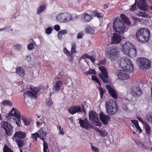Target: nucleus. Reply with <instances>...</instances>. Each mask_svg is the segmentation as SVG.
I'll list each match as a JSON object with an SVG mask.
<instances>
[{"mask_svg":"<svg viewBox=\"0 0 152 152\" xmlns=\"http://www.w3.org/2000/svg\"><path fill=\"white\" fill-rule=\"evenodd\" d=\"M43 152H49L48 143L45 141H44L43 143Z\"/></svg>","mask_w":152,"mask_h":152,"instance_id":"37","label":"nucleus"},{"mask_svg":"<svg viewBox=\"0 0 152 152\" xmlns=\"http://www.w3.org/2000/svg\"><path fill=\"white\" fill-rule=\"evenodd\" d=\"M105 64V62L104 61H100L99 62H98L96 64L98 65L99 67L100 66H102L104 65Z\"/></svg>","mask_w":152,"mask_h":152,"instance_id":"54","label":"nucleus"},{"mask_svg":"<svg viewBox=\"0 0 152 152\" xmlns=\"http://www.w3.org/2000/svg\"><path fill=\"white\" fill-rule=\"evenodd\" d=\"M131 91L134 97H139L142 93L140 88L137 86L132 87L131 88Z\"/></svg>","mask_w":152,"mask_h":152,"instance_id":"13","label":"nucleus"},{"mask_svg":"<svg viewBox=\"0 0 152 152\" xmlns=\"http://www.w3.org/2000/svg\"><path fill=\"white\" fill-rule=\"evenodd\" d=\"M3 151L4 152H14L6 145H4Z\"/></svg>","mask_w":152,"mask_h":152,"instance_id":"40","label":"nucleus"},{"mask_svg":"<svg viewBox=\"0 0 152 152\" xmlns=\"http://www.w3.org/2000/svg\"><path fill=\"white\" fill-rule=\"evenodd\" d=\"M67 30H66L64 29L58 32V33L62 35L66 34L67 33Z\"/></svg>","mask_w":152,"mask_h":152,"instance_id":"59","label":"nucleus"},{"mask_svg":"<svg viewBox=\"0 0 152 152\" xmlns=\"http://www.w3.org/2000/svg\"><path fill=\"white\" fill-rule=\"evenodd\" d=\"M53 103V102H52L51 99H50L47 102V105L49 107H50L52 105V104Z\"/></svg>","mask_w":152,"mask_h":152,"instance_id":"60","label":"nucleus"},{"mask_svg":"<svg viewBox=\"0 0 152 152\" xmlns=\"http://www.w3.org/2000/svg\"><path fill=\"white\" fill-rule=\"evenodd\" d=\"M39 135V138L43 142L45 141L46 136V129L44 127L41 128L38 131Z\"/></svg>","mask_w":152,"mask_h":152,"instance_id":"18","label":"nucleus"},{"mask_svg":"<svg viewBox=\"0 0 152 152\" xmlns=\"http://www.w3.org/2000/svg\"><path fill=\"white\" fill-rule=\"evenodd\" d=\"M28 49L29 50H31L32 49H33L34 48V45L32 43H30V44H28Z\"/></svg>","mask_w":152,"mask_h":152,"instance_id":"53","label":"nucleus"},{"mask_svg":"<svg viewBox=\"0 0 152 152\" xmlns=\"http://www.w3.org/2000/svg\"><path fill=\"white\" fill-rule=\"evenodd\" d=\"M106 88L107 90L108 93L113 98L115 99H117L118 95L117 93L111 86L109 85H107Z\"/></svg>","mask_w":152,"mask_h":152,"instance_id":"14","label":"nucleus"},{"mask_svg":"<svg viewBox=\"0 0 152 152\" xmlns=\"http://www.w3.org/2000/svg\"><path fill=\"white\" fill-rule=\"evenodd\" d=\"M1 125H2V127L5 130L6 134L8 136L11 135L13 128L11 124L7 121H3L1 123Z\"/></svg>","mask_w":152,"mask_h":152,"instance_id":"10","label":"nucleus"},{"mask_svg":"<svg viewBox=\"0 0 152 152\" xmlns=\"http://www.w3.org/2000/svg\"><path fill=\"white\" fill-rule=\"evenodd\" d=\"M99 91L100 92V97L101 98H102L103 97V94L105 92V89H103V88L100 86H99Z\"/></svg>","mask_w":152,"mask_h":152,"instance_id":"43","label":"nucleus"},{"mask_svg":"<svg viewBox=\"0 0 152 152\" xmlns=\"http://www.w3.org/2000/svg\"><path fill=\"white\" fill-rule=\"evenodd\" d=\"M82 20L84 22L90 21L92 19L91 15L86 13H84L82 16Z\"/></svg>","mask_w":152,"mask_h":152,"instance_id":"23","label":"nucleus"},{"mask_svg":"<svg viewBox=\"0 0 152 152\" xmlns=\"http://www.w3.org/2000/svg\"><path fill=\"white\" fill-rule=\"evenodd\" d=\"M150 34V30L147 28H143L138 30L136 36L137 40L140 42L147 43L149 39Z\"/></svg>","mask_w":152,"mask_h":152,"instance_id":"3","label":"nucleus"},{"mask_svg":"<svg viewBox=\"0 0 152 152\" xmlns=\"http://www.w3.org/2000/svg\"><path fill=\"white\" fill-rule=\"evenodd\" d=\"M24 70L21 67H18L16 69V72L19 75H24Z\"/></svg>","mask_w":152,"mask_h":152,"instance_id":"27","label":"nucleus"},{"mask_svg":"<svg viewBox=\"0 0 152 152\" xmlns=\"http://www.w3.org/2000/svg\"><path fill=\"white\" fill-rule=\"evenodd\" d=\"M22 120L24 125L27 126L29 125L32 121L31 119L25 118L23 116L22 117Z\"/></svg>","mask_w":152,"mask_h":152,"instance_id":"28","label":"nucleus"},{"mask_svg":"<svg viewBox=\"0 0 152 152\" xmlns=\"http://www.w3.org/2000/svg\"><path fill=\"white\" fill-rule=\"evenodd\" d=\"M11 116L14 117L13 119L15 120L16 125L18 127H20L21 115L19 111L16 108H13L7 114L6 117L10 118Z\"/></svg>","mask_w":152,"mask_h":152,"instance_id":"5","label":"nucleus"},{"mask_svg":"<svg viewBox=\"0 0 152 152\" xmlns=\"http://www.w3.org/2000/svg\"><path fill=\"white\" fill-rule=\"evenodd\" d=\"M137 63L139 66L143 70L148 69L151 66V62L148 59L140 58L137 59Z\"/></svg>","mask_w":152,"mask_h":152,"instance_id":"6","label":"nucleus"},{"mask_svg":"<svg viewBox=\"0 0 152 152\" xmlns=\"http://www.w3.org/2000/svg\"><path fill=\"white\" fill-rule=\"evenodd\" d=\"M111 38V43L112 44H118L120 43L121 40V37L118 33L113 34Z\"/></svg>","mask_w":152,"mask_h":152,"instance_id":"16","label":"nucleus"},{"mask_svg":"<svg viewBox=\"0 0 152 152\" xmlns=\"http://www.w3.org/2000/svg\"><path fill=\"white\" fill-rule=\"evenodd\" d=\"M134 45L130 42H126L124 44H122L121 50L124 54H128V51L133 47Z\"/></svg>","mask_w":152,"mask_h":152,"instance_id":"11","label":"nucleus"},{"mask_svg":"<svg viewBox=\"0 0 152 152\" xmlns=\"http://www.w3.org/2000/svg\"><path fill=\"white\" fill-rule=\"evenodd\" d=\"M137 50L134 46H133L128 51V54H126L125 55L131 57H134L136 56L137 54Z\"/></svg>","mask_w":152,"mask_h":152,"instance_id":"20","label":"nucleus"},{"mask_svg":"<svg viewBox=\"0 0 152 152\" xmlns=\"http://www.w3.org/2000/svg\"><path fill=\"white\" fill-rule=\"evenodd\" d=\"M54 29L56 31H58L60 29V26L58 25H56L54 26Z\"/></svg>","mask_w":152,"mask_h":152,"instance_id":"62","label":"nucleus"},{"mask_svg":"<svg viewBox=\"0 0 152 152\" xmlns=\"http://www.w3.org/2000/svg\"><path fill=\"white\" fill-rule=\"evenodd\" d=\"M145 130L147 134L149 135L151 133V128L149 124L146 123L145 124Z\"/></svg>","mask_w":152,"mask_h":152,"instance_id":"31","label":"nucleus"},{"mask_svg":"<svg viewBox=\"0 0 152 152\" xmlns=\"http://www.w3.org/2000/svg\"><path fill=\"white\" fill-rule=\"evenodd\" d=\"M63 51L65 54H66L69 57H71L72 56V53H70V52L68 51L66 48H64Z\"/></svg>","mask_w":152,"mask_h":152,"instance_id":"47","label":"nucleus"},{"mask_svg":"<svg viewBox=\"0 0 152 152\" xmlns=\"http://www.w3.org/2000/svg\"><path fill=\"white\" fill-rule=\"evenodd\" d=\"M90 14L92 16H95L99 18H102L104 16L103 13L99 12L97 10L91 11Z\"/></svg>","mask_w":152,"mask_h":152,"instance_id":"22","label":"nucleus"},{"mask_svg":"<svg viewBox=\"0 0 152 152\" xmlns=\"http://www.w3.org/2000/svg\"><path fill=\"white\" fill-rule=\"evenodd\" d=\"M69 113L73 115L77 113L82 112L81 108L78 105H73L68 110Z\"/></svg>","mask_w":152,"mask_h":152,"instance_id":"15","label":"nucleus"},{"mask_svg":"<svg viewBox=\"0 0 152 152\" xmlns=\"http://www.w3.org/2000/svg\"><path fill=\"white\" fill-rule=\"evenodd\" d=\"M137 118L138 120L140 121L141 122L142 124L144 123L141 117H140L137 116Z\"/></svg>","mask_w":152,"mask_h":152,"instance_id":"64","label":"nucleus"},{"mask_svg":"<svg viewBox=\"0 0 152 152\" xmlns=\"http://www.w3.org/2000/svg\"><path fill=\"white\" fill-rule=\"evenodd\" d=\"M45 5L44 4L40 6L38 10L37 14H39L43 12L45 9Z\"/></svg>","mask_w":152,"mask_h":152,"instance_id":"34","label":"nucleus"},{"mask_svg":"<svg viewBox=\"0 0 152 152\" xmlns=\"http://www.w3.org/2000/svg\"><path fill=\"white\" fill-rule=\"evenodd\" d=\"M82 58H87L90 59L92 62H94L95 59L92 56L89 55L88 54H86L85 55H83L81 57Z\"/></svg>","mask_w":152,"mask_h":152,"instance_id":"29","label":"nucleus"},{"mask_svg":"<svg viewBox=\"0 0 152 152\" xmlns=\"http://www.w3.org/2000/svg\"><path fill=\"white\" fill-rule=\"evenodd\" d=\"M30 88L31 90L34 93V96H36L37 93L40 90L39 88L36 87L34 88H33L30 87Z\"/></svg>","mask_w":152,"mask_h":152,"instance_id":"44","label":"nucleus"},{"mask_svg":"<svg viewBox=\"0 0 152 152\" xmlns=\"http://www.w3.org/2000/svg\"><path fill=\"white\" fill-rule=\"evenodd\" d=\"M95 123V125L96 126H101L102 125V123L101 122L98 120H95V121H94Z\"/></svg>","mask_w":152,"mask_h":152,"instance_id":"52","label":"nucleus"},{"mask_svg":"<svg viewBox=\"0 0 152 152\" xmlns=\"http://www.w3.org/2000/svg\"><path fill=\"white\" fill-rule=\"evenodd\" d=\"M86 32L88 33L92 34L94 31V29L91 26H88L86 29Z\"/></svg>","mask_w":152,"mask_h":152,"instance_id":"33","label":"nucleus"},{"mask_svg":"<svg viewBox=\"0 0 152 152\" xmlns=\"http://www.w3.org/2000/svg\"><path fill=\"white\" fill-rule=\"evenodd\" d=\"M85 74L86 75H96V72L94 69H89L88 71L85 72Z\"/></svg>","mask_w":152,"mask_h":152,"instance_id":"30","label":"nucleus"},{"mask_svg":"<svg viewBox=\"0 0 152 152\" xmlns=\"http://www.w3.org/2000/svg\"><path fill=\"white\" fill-rule=\"evenodd\" d=\"M132 124L134 125L135 127L139 126L138 123L137 121L136 120H132Z\"/></svg>","mask_w":152,"mask_h":152,"instance_id":"58","label":"nucleus"},{"mask_svg":"<svg viewBox=\"0 0 152 152\" xmlns=\"http://www.w3.org/2000/svg\"><path fill=\"white\" fill-rule=\"evenodd\" d=\"M118 79L120 80H123L129 78V77H118Z\"/></svg>","mask_w":152,"mask_h":152,"instance_id":"57","label":"nucleus"},{"mask_svg":"<svg viewBox=\"0 0 152 152\" xmlns=\"http://www.w3.org/2000/svg\"><path fill=\"white\" fill-rule=\"evenodd\" d=\"M100 120L105 125H107L108 121L110 118V117L107 115L104 114L102 112H101L99 115Z\"/></svg>","mask_w":152,"mask_h":152,"instance_id":"17","label":"nucleus"},{"mask_svg":"<svg viewBox=\"0 0 152 152\" xmlns=\"http://www.w3.org/2000/svg\"><path fill=\"white\" fill-rule=\"evenodd\" d=\"M59 129V134H61V135H64V133L63 131V129L62 128H61V126H59L58 127H57Z\"/></svg>","mask_w":152,"mask_h":152,"instance_id":"56","label":"nucleus"},{"mask_svg":"<svg viewBox=\"0 0 152 152\" xmlns=\"http://www.w3.org/2000/svg\"><path fill=\"white\" fill-rule=\"evenodd\" d=\"M119 65L123 69L118 70L116 72L117 76H127L129 74L132 72L134 70V66L131 60L127 57L121 58Z\"/></svg>","mask_w":152,"mask_h":152,"instance_id":"1","label":"nucleus"},{"mask_svg":"<svg viewBox=\"0 0 152 152\" xmlns=\"http://www.w3.org/2000/svg\"><path fill=\"white\" fill-rule=\"evenodd\" d=\"M105 107L107 114L113 115L116 113L118 110V105L113 99L108 100L106 102Z\"/></svg>","mask_w":152,"mask_h":152,"instance_id":"4","label":"nucleus"},{"mask_svg":"<svg viewBox=\"0 0 152 152\" xmlns=\"http://www.w3.org/2000/svg\"><path fill=\"white\" fill-rule=\"evenodd\" d=\"M16 141L19 148H21L24 145V142L23 140H16Z\"/></svg>","mask_w":152,"mask_h":152,"instance_id":"36","label":"nucleus"},{"mask_svg":"<svg viewBox=\"0 0 152 152\" xmlns=\"http://www.w3.org/2000/svg\"><path fill=\"white\" fill-rule=\"evenodd\" d=\"M91 79L92 80L96 81V83L99 84V86L101 87V83L97 78V77H91Z\"/></svg>","mask_w":152,"mask_h":152,"instance_id":"48","label":"nucleus"},{"mask_svg":"<svg viewBox=\"0 0 152 152\" xmlns=\"http://www.w3.org/2000/svg\"><path fill=\"white\" fill-rule=\"evenodd\" d=\"M104 83H108L109 82V77H100Z\"/></svg>","mask_w":152,"mask_h":152,"instance_id":"46","label":"nucleus"},{"mask_svg":"<svg viewBox=\"0 0 152 152\" xmlns=\"http://www.w3.org/2000/svg\"><path fill=\"white\" fill-rule=\"evenodd\" d=\"M89 118L90 120L94 121L95 120H98L99 117L98 114L96 113L93 111L90 112L88 115Z\"/></svg>","mask_w":152,"mask_h":152,"instance_id":"19","label":"nucleus"},{"mask_svg":"<svg viewBox=\"0 0 152 152\" xmlns=\"http://www.w3.org/2000/svg\"><path fill=\"white\" fill-rule=\"evenodd\" d=\"M31 135V138H32L35 141H37L38 137L39 138V134L37 132H36L35 133L32 134Z\"/></svg>","mask_w":152,"mask_h":152,"instance_id":"38","label":"nucleus"},{"mask_svg":"<svg viewBox=\"0 0 152 152\" xmlns=\"http://www.w3.org/2000/svg\"><path fill=\"white\" fill-rule=\"evenodd\" d=\"M137 5L138 8L141 10L145 11L148 10L149 7L145 0H138Z\"/></svg>","mask_w":152,"mask_h":152,"instance_id":"12","label":"nucleus"},{"mask_svg":"<svg viewBox=\"0 0 152 152\" xmlns=\"http://www.w3.org/2000/svg\"><path fill=\"white\" fill-rule=\"evenodd\" d=\"M52 29L51 27H48L45 30V33L47 34H50L52 31Z\"/></svg>","mask_w":152,"mask_h":152,"instance_id":"50","label":"nucleus"},{"mask_svg":"<svg viewBox=\"0 0 152 152\" xmlns=\"http://www.w3.org/2000/svg\"><path fill=\"white\" fill-rule=\"evenodd\" d=\"M14 47V48L18 50H20L21 49V46L19 44L15 45Z\"/></svg>","mask_w":152,"mask_h":152,"instance_id":"55","label":"nucleus"},{"mask_svg":"<svg viewBox=\"0 0 152 152\" xmlns=\"http://www.w3.org/2000/svg\"><path fill=\"white\" fill-rule=\"evenodd\" d=\"M70 14L64 12L58 15L57 17V20L61 22H68L70 21Z\"/></svg>","mask_w":152,"mask_h":152,"instance_id":"9","label":"nucleus"},{"mask_svg":"<svg viewBox=\"0 0 152 152\" xmlns=\"http://www.w3.org/2000/svg\"><path fill=\"white\" fill-rule=\"evenodd\" d=\"M137 0H135V2L131 6V8L129 9V10L131 11H135L136 9Z\"/></svg>","mask_w":152,"mask_h":152,"instance_id":"45","label":"nucleus"},{"mask_svg":"<svg viewBox=\"0 0 152 152\" xmlns=\"http://www.w3.org/2000/svg\"><path fill=\"white\" fill-rule=\"evenodd\" d=\"M76 44L75 42H73L71 45V53L72 55L75 53L76 51Z\"/></svg>","mask_w":152,"mask_h":152,"instance_id":"32","label":"nucleus"},{"mask_svg":"<svg viewBox=\"0 0 152 152\" xmlns=\"http://www.w3.org/2000/svg\"><path fill=\"white\" fill-rule=\"evenodd\" d=\"M137 14V16L143 17L145 18L147 16V14L145 12H139Z\"/></svg>","mask_w":152,"mask_h":152,"instance_id":"39","label":"nucleus"},{"mask_svg":"<svg viewBox=\"0 0 152 152\" xmlns=\"http://www.w3.org/2000/svg\"><path fill=\"white\" fill-rule=\"evenodd\" d=\"M83 36V34L81 33H78L77 36V38L78 39H80L82 38Z\"/></svg>","mask_w":152,"mask_h":152,"instance_id":"61","label":"nucleus"},{"mask_svg":"<svg viewBox=\"0 0 152 152\" xmlns=\"http://www.w3.org/2000/svg\"><path fill=\"white\" fill-rule=\"evenodd\" d=\"M78 18V16L75 14H72V15L70 14V20H75L77 19Z\"/></svg>","mask_w":152,"mask_h":152,"instance_id":"41","label":"nucleus"},{"mask_svg":"<svg viewBox=\"0 0 152 152\" xmlns=\"http://www.w3.org/2000/svg\"><path fill=\"white\" fill-rule=\"evenodd\" d=\"M147 120L149 123H152V112L149 113L146 115Z\"/></svg>","mask_w":152,"mask_h":152,"instance_id":"35","label":"nucleus"},{"mask_svg":"<svg viewBox=\"0 0 152 152\" xmlns=\"http://www.w3.org/2000/svg\"><path fill=\"white\" fill-rule=\"evenodd\" d=\"M23 96L24 99L28 98H32L35 97L34 93L30 91L24 93Z\"/></svg>","mask_w":152,"mask_h":152,"instance_id":"25","label":"nucleus"},{"mask_svg":"<svg viewBox=\"0 0 152 152\" xmlns=\"http://www.w3.org/2000/svg\"><path fill=\"white\" fill-rule=\"evenodd\" d=\"M2 104L5 106L9 105L11 106L12 105V103L10 101L8 100H5L3 102Z\"/></svg>","mask_w":152,"mask_h":152,"instance_id":"42","label":"nucleus"},{"mask_svg":"<svg viewBox=\"0 0 152 152\" xmlns=\"http://www.w3.org/2000/svg\"><path fill=\"white\" fill-rule=\"evenodd\" d=\"M26 136V133L21 131L16 132L14 135L15 138H17L20 139H24Z\"/></svg>","mask_w":152,"mask_h":152,"instance_id":"21","label":"nucleus"},{"mask_svg":"<svg viewBox=\"0 0 152 152\" xmlns=\"http://www.w3.org/2000/svg\"><path fill=\"white\" fill-rule=\"evenodd\" d=\"M99 68L103 76H108V71L106 68L103 66H100Z\"/></svg>","mask_w":152,"mask_h":152,"instance_id":"24","label":"nucleus"},{"mask_svg":"<svg viewBox=\"0 0 152 152\" xmlns=\"http://www.w3.org/2000/svg\"><path fill=\"white\" fill-rule=\"evenodd\" d=\"M25 59L28 61H30L31 60L30 55H28L25 57Z\"/></svg>","mask_w":152,"mask_h":152,"instance_id":"63","label":"nucleus"},{"mask_svg":"<svg viewBox=\"0 0 152 152\" xmlns=\"http://www.w3.org/2000/svg\"><path fill=\"white\" fill-rule=\"evenodd\" d=\"M90 144L91 145V149L94 152H99V149L98 148L92 145L91 143H90Z\"/></svg>","mask_w":152,"mask_h":152,"instance_id":"49","label":"nucleus"},{"mask_svg":"<svg viewBox=\"0 0 152 152\" xmlns=\"http://www.w3.org/2000/svg\"><path fill=\"white\" fill-rule=\"evenodd\" d=\"M79 123L81 127L86 130H89L92 129L93 127V125L90 123L86 118L84 119L83 120L79 119Z\"/></svg>","mask_w":152,"mask_h":152,"instance_id":"8","label":"nucleus"},{"mask_svg":"<svg viewBox=\"0 0 152 152\" xmlns=\"http://www.w3.org/2000/svg\"><path fill=\"white\" fill-rule=\"evenodd\" d=\"M98 132L99 133L101 137H104L106 136L107 134L106 133L100 130L98 131Z\"/></svg>","mask_w":152,"mask_h":152,"instance_id":"51","label":"nucleus"},{"mask_svg":"<svg viewBox=\"0 0 152 152\" xmlns=\"http://www.w3.org/2000/svg\"><path fill=\"white\" fill-rule=\"evenodd\" d=\"M119 53L117 49L115 47H111L110 48L108 52L107 57L111 61H115L118 57Z\"/></svg>","mask_w":152,"mask_h":152,"instance_id":"7","label":"nucleus"},{"mask_svg":"<svg viewBox=\"0 0 152 152\" xmlns=\"http://www.w3.org/2000/svg\"><path fill=\"white\" fill-rule=\"evenodd\" d=\"M121 21L118 17L115 18L113 22V28L115 31L119 34H122L127 30L125 24L129 25L130 22L128 18L124 14H121Z\"/></svg>","mask_w":152,"mask_h":152,"instance_id":"2","label":"nucleus"},{"mask_svg":"<svg viewBox=\"0 0 152 152\" xmlns=\"http://www.w3.org/2000/svg\"><path fill=\"white\" fill-rule=\"evenodd\" d=\"M62 85V83L61 81H58L56 82V85L54 86V88L56 92H57L60 90L61 86Z\"/></svg>","mask_w":152,"mask_h":152,"instance_id":"26","label":"nucleus"}]
</instances>
